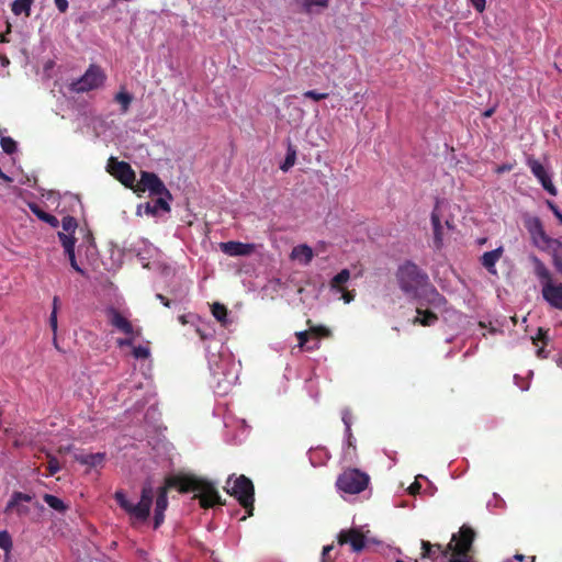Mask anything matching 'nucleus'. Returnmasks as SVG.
I'll use <instances>...</instances> for the list:
<instances>
[{
  "label": "nucleus",
  "mask_w": 562,
  "mask_h": 562,
  "mask_svg": "<svg viewBox=\"0 0 562 562\" xmlns=\"http://www.w3.org/2000/svg\"><path fill=\"white\" fill-rule=\"evenodd\" d=\"M171 488H177L180 493H196L193 499H199L200 506L204 508L223 504L222 496L212 481L192 474H173L167 476L165 485L158 487L154 509L166 512L168 508V491Z\"/></svg>",
  "instance_id": "obj_1"
},
{
  "label": "nucleus",
  "mask_w": 562,
  "mask_h": 562,
  "mask_svg": "<svg viewBox=\"0 0 562 562\" xmlns=\"http://www.w3.org/2000/svg\"><path fill=\"white\" fill-rule=\"evenodd\" d=\"M153 487L149 483H145L142 486L139 502L136 505L126 498V494L123 490H116L113 494L117 506L130 516L132 525L137 521L144 522L147 520L153 504Z\"/></svg>",
  "instance_id": "obj_2"
},
{
  "label": "nucleus",
  "mask_w": 562,
  "mask_h": 562,
  "mask_svg": "<svg viewBox=\"0 0 562 562\" xmlns=\"http://www.w3.org/2000/svg\"><path fill=\"white\" fill-rule=\"evenodd\" d=\"M396 278L401 290L412 299L420 296V291L428 283V276L412 261L398 267Z\"/></svg>",
  "instance_id": "obj_3"
},
{
  "label": "nucleus",
  "mask_w": 562,
  "mask_h": 562,
  "mask_svg": "<svg viewBox=\"0 0 562 562\" xmlns=\"http://www.w3.org/2000/svg\"><path fill=\"white\" fill-rule=\"evenodd\" d=\"M370 476L367 472H361L358 468H347L337 477L336 486L338 491L349 495H358L368 488Z\"/></svg>",
  "instance_id": "obj_4"
},
{
  "label": "nucleus",
  "mask_w": 562,
  "mask_h": 562,
  "mask_svg": "<svg viewBox=\"0 0 562 562\" xmlns=\"http://www.w3.org/2000/svg\"><path fill=\"white\" fill-rule=\"evenodd\" d=\"M227 493L235 497L246 509L247 516H252L255 510V485L250 479L240 474L234 481Z\"/></svg>",
  "instance_id": "obj_5"
},
{
  "label": "nucleus",
  "mask_w": 562,
  "mask_h": 562,
  "mask_svg": "<svg viewBox=\"0 0 562 562\" xmlns=\"http://www.w3.org/2000/svg\"><path fill=\"white\" fill-rule=\"evenodd\" d=\"M106 76L100 66L90 64L86 71L69 85L74 92H87L101 87Z\"/></svg>",
  "instance_id": "obj_6"
},
{
  "label": "nucleus",
  "mask_w": 562,
  "mask_h": 562,
  "mask_svg": "<svg viewBox=\"0 0 562 562\" xmlns=\"http://www.w3.org/2000/svg\"><path fill=\"white\" fill-rule=\"evenodd\" d=\"M133 191L136 193L148 191L150 195H166L172 200V193L160 180V178L150 171L142 170L139 179L135 182Z\"/></svg>",
  "instance_id": "obj_7"
},
{
  "label": "nucleus",
  "mask_w": 562,
  "mask_h": 562,
  "mask_svg": "<svg viewBox=\"0 0 562 562\" xmlns=\"http://www.w3.org/2000/svg\"><path fill=\"white\" fill-rule=\"evenodd\" d=\"M476 532L469 525H462L457 533L452 535L448 549L454 555L468 557L472 549V543L475 539Z\"/></svg>",
  "instance_id": "obj_8"
},
{
  "label": "nucleus",
  "mask_w": 562,
  "mask_h": 562,
  "mask_svg": "<svg viewBox=\"0 0 562 562\" xmlns=\"http://www.w3.org/2000/svg\"><path fill=\"white\" fill-rule=\"evenodd\" d=\"M106 170L124 187L133 190L135 184V172L128 162L117 160L115 157H110L108 160Z\"/></svg>",
  "instance_id": "obj_9"
},
{
  "label": "nucleus",
  "mask_w": 562,
  "mask_h": 562,
  "mask_svg": "<svg viewBox=\"0 0 562 562\" xmlns=\"http://www.w3.org/2000/svg\"><path fill=\"white\" fill-rule=\"evenodd\" d=\"M327 336H329V330L323 326H315L308 330L296 333L299 347L308 351L318 348V339Z\"/></svg>",
  "instance_id": "obj_10"
},
{
  "label": "nucleus",
  "mask_w": 562,
  "mask_h": 562,
  "mask_svg": "<svg viewBox=\"0 0 562 562\" xmlns=\"http://www.w3.org/2000/svg\"><path fill=\"white\" fill-rule=\"evenodd\" d=\"M109 323L112 327L126 336H140V328H134L131 322L125 318L116 308L109 307L105 311Z\"/></svg>",
  "instance_id": "obj_11"
},
{
  "label": "nucleus",
  "mask_w": 562,
  "mask_h": 562,
  "mask_svg": "<svg viewBox=\"0 0 562 562\" xmlns=\"http://www.w3.org/2000/svg\"><path fill=\"white\" fill-rule=\"evenodd\" d=\"M527 166L529 167L531 173L538 179L541 183L542 188L550 194L557 195V189L551 181L549 173L546 168L532 156L527 158Z\"/></svg>",
  "instance_id": "obj_12"
},
{
  "label": "nucleus",
  "mask_w": 562,
  "mask_h": 562,
  "mask_svg": "<svg viewBox=\"0 0 562 562\" xmlns=\"http://www.w3.org/2000/svg\"><path fill=\"white\" fill-rule=\"evenodd\" d=\"M339 544L349 543L352 551L360 552L367 544L364 533L358 528L342 529L337 536Z\"/></svg>",
  "instance_id": "obj_13"
},
{
  "label": "nucleus",
  "mask_w": 562,
  "mask_h": 562,
  "mask_svg": "<svg viewBox=\"0 0 562 562\" xmlns=\"http://www.w3.org/2000/svg\"><path fill=\"white\" fill-rule=\"evenodd\" d=\"M541 295L551 307L562 311V283L547 282L542 284Z\"/></svg>",
  "instance_id": "obj_14"
},
{
  "label": "nucleus",
  "mask_w": 562,
  "mask_h": 562,
  "mask_svg": "<svg viewBox=\"0 0 562 562\" xmlns=\"http://www.w3.org/2000/svg\"><path fill=\"white\" fill-rule=\"evenodd\" d=\"M417 302H423L435 308H440L446 305L447 300L443 295H441L435 286H432L429 282L425 285V288L420 291V296L416 299Z\"/></svg>",
  "instance_id": "obj_15"
},
{
  "label": "nucleus",
  "mask_w": 562,
  "mask_h": 562,
  "mask_svg": "<svg viewBox=\"0 0 562 562\" xmlns=\"http://www.w3.org/2000/svg\"><path fill=\"white\" fill-rule=\"evenodd\" d=\"M33 496L31 494H23V492H14L8 501L4 513L15 510L19 516L27 515L30 508L26 505H22L21 502H32Z\"/></svg>",
  "instance_id": "obj_16"
},
{
  "label": "nucleus",
  "mask_w": 562,
  "mask_h": 562,
  "mask_svg": "<svg viewBox=\"0 0 562 562\" xmlns=\"http://www.w3.org/2000/svg\"><path fill=\"white\" fill-rule=\"evenodd\" d=\"M221 250L232 257L249 256L255 251L256 246L254 244H247L241 241H225L220 244Z\"/></svg>",
  "instance_id": "obj_17"
},
{
  "label": "nucleus",
  "mask_w": 562,
  "mask_h": 562,
  "mask_svg": "<svg viewBox=\"0 0 562 562\" xmlns=\"http://www.w3.org/2000/svg\"><path fill=\"white\" fill-rule=\"evenodd\" d=\"M157 198L150 202L138 205V211L144 210L146 215L156 216L159 211L170 212V200L166 195H156Z\"/></svg>",
  "instance_id": "obj_18"
},
{
  "label": "nucleus",
  "mask_w": 562,
  "mask_h": 562,
  "mask_svg": "<svg viewBox=\"0 0 562 562\" xmlns=\"http://www.w3.org/2000/svg\"><path fill=\"white\" fill-rule=\"evenodd\" d=\"M430 222L432 226L434 246L436 249H441L443 246V225L441 224L440 216L438 214V203L434 207Z\"/></svg>",
  "instance_id": "obj_19"
},
{
  "label": "nucleus",
  "mask_w": 562,
  "mask_h": 562,
  "mask_svg": "<svg viewBox=\"0 0 562 562\" xmlns=\"http://www.w3.org/2000/svg\"><path fill=\"white\" fill-rule=\"evenodd\" d=\"M503 252H504V248L502 246H499L491 251H485L480 257V262L491 274L495 276L497 273L495 265L502 258Z\"/></svg>",
  "instance_id": "obj_20"
},
{
  "label": "nucleus",
  "mask_w": 562,
  "mask_h": 562,
  "mask_svg": "<svg viewBox=\"0 0 562 562\" xmlns=\"http://www.w3.org/2000/svg\"><path fill=\"white\" fill-rule=\"evenodd\" d=\"M424 306L425 303L418 302V305L416 307L418 316L415 318L414 323H418L422 326H431L438 321V316L429 310H424Z\"/></svg>",
  "instance_id": "obj_21"
},
{
  "label": "nucleus",
  "mask_w": 562,
  "mask_h": 562,
  "mask_svg": "<svg viewBox=\"0 0 562 562\" xmlns=\"http://www.w3.org/2000/svg\"><path fill=\"white\" fill-rule=\"evenodd\" d=\"M291 258L294 260H299L300 262H302L304 265H308V263H311V261L314 258V252H313L312 247L303 244V245L295 246L292 249Z\"/></svg>",
  "instance_id": "obj_22"
},
{
  "label": "nucleus",
  "mask_w": 562,
  "mask_h": 562,
  "mask_svg": "<svg viewBox=\"0 0 562 562\" xmlns=\"http://www.w3.org/2000/svg\"><path fill=\"white\" fill-rule=\"evenodd\" d=\"M75 461L86 467H100L104 462V453H79L74 457Z\"/></svg>",
  "instance_id": "obj_23"
},
{
  "label": "nucleus",
  "mask_w": 562,
  "mask_h": 562,
  "mask_svg": "<svg viewBox=\"0 0 562 562\" xmlns=\"http://www.w3.org/2000/svg\"><path fill=\"white\" fill-rule=\"evenodd\" d=\"M30 210L33 214H35L41 221L47 223L52 227H57L59 225V221L56 216L43 211L41 206L36 203H30L29 204Z\"/></svg>",
  "instance_id": "obj_24"
},
{
  "label": "nucleus",
  "mask_w": 562,
  "mask_h": 562,
  "mask_svg": "<svg viewBox=\"0 0 562 562\" xmlns=\"http://www.w3.org/2000/svg\"><path fill=\"white\" fill-rule=\"evenodd\" d=\"M350 279V271L348 269H342L339 273H337L329 282L330 290L334 292L342 291L345 289V284Z\"/></svg>",
  "instance_id": "obj_25"
},
{
  "label": "nucleus",
  "mask_w": 562,
  "mask_h": 562,
  "mask_svg": "<svg viewBox=\"0 0 562 562\" xmlns=\"http://www.w3.org/2000/svg\"><path fill=\"white\" fill-rule=\"evenodd\" d=\"M533 265H535V273L540 280L541 285L547 282H553L551 278L550 271L547 269V267L543 265L542 261H540L537 257L532 258Z\"/></svg>",
  "instance_id": "obj_26"
},
{
  "label": "nucleus",
  "mask_w": 562,
  "mask_h": 562,
  "mask_svg": "<svg viewBox=\"0 0 562 562\" xmlns=\"http://www.w3.org/2000/svg\"><path fill=\"white\" fill-rule=\"evenodd\" d=\"M133 100V95L126 91L124 88H121L115 94H114V101L120 104L121 113H126L131 102Z\"/></svg>",
  "instance_id": "obj_27"
},
{
  "label": "nucleus",
  "mask_w": 562,
  "mask_h": 562,
  "mask_svg": "<svg viewBox=\"0 0 562 562\" xmlns=\"http://www.w3.org/2000/svg\"><path fill=\"white\" fill-rule=\"evenodd\" d=\"M33 0H14L11 7L13 14L30 16Z\"/></svg>",
  "instance_id": "obj_28"
},
{
  "label": "nucleus",
  "mask_w": 562,
  "mask_h": 562,
  "mask_svg": "<svg viewBox=\"0 0 562 562\" xmlns=\"http://www.w3.org/2000/svg\"><path fill=\"white\" fill-rule=\"evenodd\" d=\"M58 239L61 243V246L64 247L65 254L71 252L75 250V243L76 239L72 236V234L58 232L57 233Z\"/></svg>",
  "instance_id": "obj_29"
},
{
  "label": "nucleus",
  "mask_w": 562,
  "mask_h": 562,
  "mask_svg": "<svg viewBox=\"0 0 562 562\" xmlns=\"http://www.w3.org/2000/svg\"><path fill=\"white\" fill-rule=\"evenodd\" d=\"M295 161H296V149L292 144H290L288 147L285 159L282 162V165L280 166V168L283 171H289L295 165Z\"/></svg>",
  "instance_id": "obj_30"
},
{
  "label": "nucleus",
  "mask_w": 562,
  "mask_h": 562,
  "mask_svg": "<svg viewBox=\"0 0 562 562\" xmlns=\"http://www.w3.org/2000/svg\"><path fill=\"white\" fill-rule=\"evenodd\" d=\"M13 542L11 535L8 530H0V548L4 550L5 552V562L9 559V554L12 550Z\"/></svg>",
  "instance_id": "obj_31"
},
{
  "label": "nucleus",
  "mask_w": 562,
  "mask_h": 562,
  "mask_svg": "<svg viewBox=\"0 0 562 562\" xmlns=\"http://www.w3.org/2000/svg\"><path fill=\"white\" fill-rule=\"evenodd\" d=\"M43 501L53 509L57 512H65L67 509V505L64 504V501L57 498V496H53V494H45L43 496Z\"/></svg>",
  "instance_id": "obj_32"
},
{
  "label": "nucleus",
  "mask_w": 562,
  "mask_h": 562,
  "mask_svg": "<svg viewBox=\"0 0 562 562\" xmlns=\"http://www.w3.org/2000/svg\"><path fill=\"white\" fill-rule=\"evenodd\" d=\"M212 314L218 322H221L222 324H226L228 310L224 304L218 302L214 303L212 305Z\"/></svg>",
  "instance_id": "obj_33"
},
{
  "label": "nucleus",
  "mask_w": 562,
  "mask_h": 562,
  "mask_svg": "<svg viewBox=\"0 0 562 562\" xmlns=\"http://www.w3.org/2000/svg\"><path fill=\"white\" fill-rule=\"evenodd\" d=\"M61 227L64 233L74 234L77 228V221L72 216H64L61 220Z\"/></svg>",
  "instance_id": "obj_34"
},
{
  "label": "nucleus",
  "mask_w": 562,
  "mask_h": 562,
  "mask_svg": "<svg viewBox=\"0 0 562 562\" xmlns=\"http://www.w3.org/2000/svg\"><path fill=\"white\" fill-rule=\"evenodd\" d=\"M1 147L4 153L13 154L16 150V143L10 136H3L0 140Z\"/></svg>",
  "instance_id": "obj_35"
},
{
  "label": "nucleus",
  "mask_w": 562,
  "mask_h": 562,
  "mask_svg": "<svg viewBox=\"0 0 562 562\" xmlns=\"http://www.w3.org/2000/svg\"><path fill=\"white\" fill-rule=\"evenodd\" d=\"M60 471L59 461L50 456L47 454V474L46 475H55Z\"/></svg>",
  "instance_id": "obj_36"
},
{
  "label": "nucleus",
  "mask_w": 562,
  "mask_h": 562,
  "mask_svg": "<svg viewBox=\"0 0 562 562\" xmlns=\"http://www.w3.org/2000/svg\"><path fill=\"white\" fill-rule=\"evenodd\" d=\"M436 548L438 551H441V546L440 544H431L429 541H426V540H422V549H423V552H422V557L423 558H431L432 557V548Z\"/></svg>",
  "instance_id": "obj_37"
},
{
  "label": "nucleus",
  "mask_w": 562,
  "mask_h": 562,
  "mask_svg": "<svg viewBox=\"0 0 562 562\" xmlns=\"http://www.w3.org/2000/svg\"><path fill=\"white\" fill-rule=\"evenodd\" d=\"M530 232L532 234H537L542 240H547V235L542 228L541 222L539 218H533L532 221V227L530 228Z\"/></svg>",
  "instance_id": "obj_38"
},
{
  "label": "nucleus",
  "mask_w": 562,
  "mask_h": 562,
  "mask_svg": "<svg viewBox=\"0 0 562 562\" xmlns=\"http://www.w3.org/2000/svg\"><path fill=\"white\" fill-rule=\"evenodd\" d=\"M132 356L135 359H147L149 357V349L144 346L133 347Z\"/></svg>",
  "instance_id": "obj_39"
},
{
  "label": "nucleus",
  "mask_w": 562,
  "mask_h": 562,
  "mask_svg": "<svg viewBox=\"0 0 562 562\" xmlns=\"http://www.w3.org/2000/svg\"><path fill=\"white\" fill-rule=\"evenodd\" d=\"M303 95L315 101L324 100L328 97L327 92H318L317 90H306Z\"/></svg>",
  "instance_id": "obj_40"
},
{
  "label": "nucleus",
  "mask_w": 562,
  "mask_h": 562,
  "mask_svg": "<svg viewBox=\"0 0 562 562\" xmlns=\"http://www.w3.org/2000/svg\"><path fill=\"white\" fill-rule=\"evenodd\" d=\"M538 341H541L543 345H547V330L538 328L537 335L532 338V342L533 345H537Z\"/></svg>",
  "instance_id": "obj_41"
},
{
  "label": "nucleus",
  "mask_w": 562,
  "mask_h": 562,
  "mask_svg": "<svg viewBox=\"0 0 562 562\" xmlns=\"http://www.w3.org/2000/svg\"><path fill=\"white\" fill-rule=\"evenodd\" d=\"M337 293H341V300H344L346 304L351 303L356 296L355 291H348L346 288Z\"/></svg>",
  "instance_id": "obj_42"
},
{
  "label": "nucleus",
  "mask_w": 562,
  "mask_h": 562,
  "mask_svg": "<svg viewBox=\"0 0 562 562\" xmlns=\"http://www.w3.org/2000/svg\"><path fill=\"white\" fill-rule=\"evenodd\" d=\"M68 256V259H69V263L71 266V268L77 271L78 273L80 274H83V270L78 266L77 261H76V257H75V250L71 251V252H68L66 254Z\"/></svg>",
  "instance_id": "obj_43"
},
{
  "label": "nucleus",
  "mask_w": 562,
  "mask_h": 562,
  "mask_svg": "<svg viewBox=\"0 0 562 562\" xmlns=\"http://www.w3.org/2000/svg\"><path fill=\"white\" fill-rule=\"evenodd\" d=\"M164 521V510L154 509L153 527L157 529Z\"/></svg>",
  "instance_id": "obj_44"
},
{
  "label": "nucleus",
  "mask_w": 562,
  "mask_h": 562,
  "mask_svg": "<svg viewBox=\"0 0 562 562\" xmlns=\"http://www.w3.org/2000/svg\"><path fill=\"white\" fill-rule=\"evenodd\" d=\"M547 204L559 223L562 224V212L559 210V207L551 201H548Z\"/></svg>",
  "instance_id": "obj_45"
},
{
  "label": "nucleus",
  "mask_w": 562,
  "mask_h": 562,
  "mask_svg": "<svg viewBox=\"0 0 562 562\" xmlns=\"http://www.w3.org/2000/svg\"><path fill=\"white\" fill-rule=\"evenodd\" d=\"M513 168H514V164H509V162L501 164V165L496 166L495 172L501 175V173L510 171Z\"/></svg>",
  "instance_id": "obj_46"
},
{
  "label": "nucleus",
  "mask_w": 562,
  "mask_h": 562,
  "mask_svg": "<svg viewBox=\"0 0 562 562\" xmlns=\"http://www.w3.org/2000/svg\"><path fill=\"white\" fill-rule=\"evenodd\" d=\"M470 2L479 13H482L485 10V0H470Z\"/></svg>",
  "instance_id": "obj_47"
},
{
  "label": "nucleus",
  "mask_w": 562,
  "mask_h": 562,
  "mask_svg": "<svg viewBox=\"0 0 562 562\" xmlns=\"http://www.w3.org/2000/svg\"><path fill=\"white\" fill-rule=\"evenodd\" d=\"M138 336H127V338H124V339H119L117 340V346L119 347H131L133 345V340L135 338H137Z\"/></svg>",
  "instance_id": "obj_48"
},
{
  "label": "nucleus",
  "mask_w": 562,
  "mask_h": 562,
  "mask_svg": "<svg viewBox=\"0 0 562 562\" xmlns=\"http://www.w3.org/2000/svg\"><path fill=\"white\" fill-rule=\"evenodd\" d=\"M48 323H49V327H50L52 331L55 335L57 331V314H55V312L50 313Z\"/></svg>",
  "instance_id": "obj_49"
},
{
  "label": "nucleus",
  "mask_w": 562,
  "mask_h": 562,
  "mask_svg": "<svg viewBox=\"0 0 562 562\" xmlns=\"http://www.w3.org/2000/svg\"><path fill=\"white\" fill-rule=\"evenodd\" d=\"M54 2H55V5H56L57 10L60 13H65L68 10V2H67V0H54Z\"/></svg>",
  "instance_id": "obj_50"
},
{
  "label": "nucleus",
  "mask_w": 562,
  "mask_h": 562,
  "mask_svg": "<svg viewBox=\"0 0 562 562\" xmlns=\"http://www.w3.org/2000/svg\"><path fill=\"white\" fill-rule=\"evenodd\" d=\"M305 2L310 7L315 5V7L326 8L328 5L327 0H305Z\"/></svg>",
  "instance_id": "obj_51"
},
{
  "label": "nucleus",
  "mask_w": 562,
  "mask_h": 562,
  "mask_svg": "<svg viewBox=\"0 0 562 562\" xmlns=\"http://www.w3.org/2000/svg\"><path fill=\"white\" fill-rule=\"evenodd\" d=\"M422 488V485L415 481L409 487H408V493L409 495H417V493H419Z\"/></svg>",
  "instance_id": "obj_52"
},
{
  "label": "nucleus",
  "mask_w": 562,
  "mask_h": 562,
  "mask_svg": "<svg viewBox=\"0 0 562 562\" xmlns=\"http://www.w3.org/2000/svg\"><path fill=\"white\" fill-rule=\"evenodd\" d=\"M334 544H328L323 548V562H327L329 559V552L333 550Z\"/></svg>",
  "instance_id": "obj_53"
},
{
  "label": "nucleus",
  "mask_w": 562,
  "mask_h": 562,
  "mask_svg": "<svg viewBox=\"0 0 562 562\" xmlns=\"http://www.w3.org/2000/svg\"><path fill=\"white\" fill-rule=\"evenodd\" d=\"M195 334L200 336L201 340L202 341H205L207 339H210L212 337V335L210 334H206L205 331H203L201 328H195Z\"/></svg>",
  "instance_id": "obj_54"
},
{
  "label": "nucleus",
  "mask_w": 562,
  "mask_h": 562,
  "mask_svg": "<svg viewBox=\"0 0 562 562\" xmlns=\"http://www.w3.org/2000/svg\"><path fill=\"white\" fill-rule=\"evenodd\" d=\"M156 299L165 306L170 307V301L162 294H156Z\"/></svg>",
  "instance_id": "obj_55"
},
{
  "label": "nucleus",
  "mask_w": 562,
  "mask_h": 562,
  "mask_svg": "<svg viewBox=\"0 0 562 562\" xmlns=\"http://www.w3.org/2000/svg\"><path fill=\"white\" fill-rule=\"evenodd\" d=\"M553 266L559 272L562 273V260L557 255L553 256Z\"/></svg>",
  "instance_id": "obj_56"
},
{
  "label": "nucleus",
  "mask_w": 562,
  "mask_h": 562,
  "mask_svg": "<svg viewBox=\"0 0 562 562\" xmlns=\"http://www.w3.org/2000/svg\"><path fill=\"white\" fill-rule=\"evenodd\" d=\"M58 307H59V297L58 296H54L53 297V308H52V312H55V314H57Z\"/></svg>",
  "instance_id": "obj_57"
},
{
  "label": "nucleus",
  "mask_w": 562,
  "mask_h": 562,
  "mask_svg": "<svg viewBox=\"0 0 562 562\" xmlns=\"http://www.w3.org/2000/svg\"><path fill=\"white\" fill-rule=\"evenodd\" d=\"M495 112V108H488L486 109L484 112H483V116L484 117H490L493 115V113Z\"/></svg>",
  "instance_id": "obj_58"
},
{
  "label": "nucleus",
  "mask_w": 562,
  "mask_h": 562,
  "mask_svg": "<svg viewBox=\"0 0 562 562\" xmlns=\"http://www.w3.org/2000/svg\"><path fill=\"white\" fill-rule=\"evenodd\" d=\"M342 420H344V424L346 425L347 432L350 435L351 429H350V423H349V420H348V416H347V415H345V416L342 417Z\"/></svg>",
  "instance_id": "obj_59"
},
{
  "label": "nucleus",
  "mask_w": 562,
  "mask_h": 562,
  "mask_svg": "<svg viewBox=\"0 0 562 562\" xmlns=\"http://www.w3.org/2000/svg\"><path fill=\"white\" fill-rule=\"evenodd\" d=\"M178 322L181 323L182 325H186L188 323V318L186 317V315H180L178 316Z\"/></svg>",
  "instance_id": "obj_60"
},
{
  "label": "nucleus",
  "mask_w": 562,
  "mask_h": 562,
  "mask_svg": "<svg viewBox=\"0 0 562 562\" xmlns=\"http://www.w3.org/2000/svg\"><path fill=\"white\" fill-rule=\"evenodd\" d=\"M445 225L447 226L448 229H451L453 227L451 222L448 220L445 222Z\"/></svg>",
  "instance_id": "obj_61"
},
{
  "label": "nucleus",
  "mask_w": 562,
  "mask_h": 562,
  "mask_svg": "<svg viewBox=\"0 0 562 562\" xmlns=\"http://www.w3.org/2000/svg\"><path fill=\"white\" fill-rule=\"evenodd\" d=\"M515 559L518 560V561H522L524 560V555L522 554H515Z\"/></svg>",
  "instance_id": "obj_62"
},
{
  "label": "nucleus",
  "mask_w": 562,
  "mask_h": 562,
  "mask_svg": "<svg viewBox=\"0 0 562 562\" xmlns=\"http://www.w3.org/2000/svg\"><path fill=\"white\" fill-rule=\"evenodd\" d=\"M537 356H538V357H543V348H539V349L537 350Z\"/></svg>",
  "instance_id": "obj_63"
},
{
  "label": "nucleus",
  "mask_w": 562,
  "mask_h": 562,
  "mask_svg": "<svg viewBox=\"0 0 562 562\" xmlns=\"http://www.w3.org/2000/svg\"><path fill=\"white\" fill-rule=\"evenodd\" d=\"M450 562H469V561L461 560V559H451Z\"/></svg>",
  "instance_id": "obj_64"
}]
</instances>
